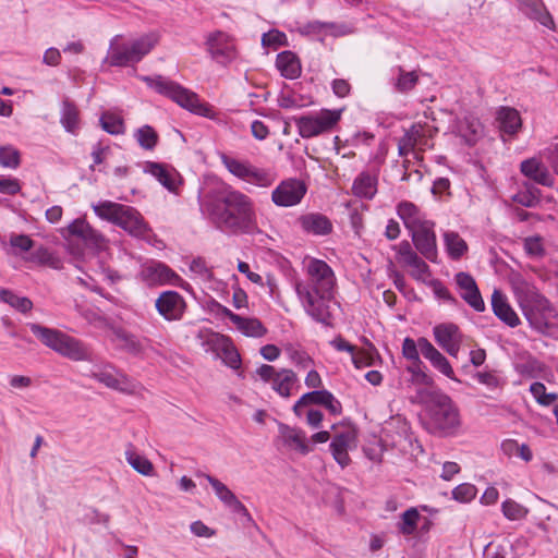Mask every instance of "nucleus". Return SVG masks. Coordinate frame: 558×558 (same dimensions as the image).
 Returning <instances> with one entry per match:
<instances>
[{
    "mask_svg": "<svg viewBox=\"0 0 558 558\" xmlns=\"http://www.w3.org/2000/svg\"><path fill=\"white\" fill-rule=\"evenodd\" d=\"M10 245L20 252H28L34 247V241L26 234H12Z\"/></svg>",
    "mask_w": 558,
    "mask_h": 558,
    "instance_id": "nucleus-62",
    "label": "nucleus"
},
{
    "mask_svg": "<svg viewBox=\"0 0 558 558\" xmlns=\"http://www.w3.org/2000/svg\"><path fill=\"white\" fill-rule=\"evenodd\" d=\"M276 68L280 74L288 80H295L300 77L302 73V65L299 57L290 50H286L277 54Z\"/></svg>",
    "mask_w": 558,
    "mask_h": 558,
    "instance_id": "nucleus-34",
    "label": "nucleus"
},
{
    "mask_svg": "<svg viewBox=\"0 0 558 558\" xmlns=\"http://www.w3.org/2000/svg\"><path fill=\"white\" fill-rule=\"evenodd\" d=\"M457 130L468 145H474L483 134V125L474 117H464L459 121Z\"/></svg>",
    "mask_w": 558,
    "mask_h": 558,
    "instance_id": "nucleus-38",
    "label": "nucleus"
},
{
    "mask_svg": "<svg viewBox=\"0 0 558 558\" xmlns=\"http://www.w3.org/2000/svg\"><path fill=\"white\" fill-rule=\"evenodd\" d=\"M416 251L432 263L437 262V238L435 222L429 220L425 225L409 232Z\"/></svg>",
    "mask_w": 558,
    "mask_h": 558,
    "instance_id": "nucleus-16",
    "label": "nucleus"
},
{
    "mask_svg": "<svg viewBox=\"0 0 558 558\" xmlns=\"http://www.w3.org/2000/svg\"><path fill=\"white\" fill-rule=\"evenodd\" d=\"M83 241L87 246H90L98 251H105L108 247V240L105 238L102 233L94 229L92 226L88 229Z\"/></svg>",
    "mask_w": 558,
    "mask_h": 558,
    "instance_id": "nucleus-59",
    "label": "nucleus"
},
{
    "mask_svg": "<svg viewBox=\"0 0 558 558\" xmlns=\"http://www.w3.org/2000/svg\"><path fill=\"white\" fill-rule=\"evenodd\" d=\"M421 518L418 510L411 507L401 514V520L398 523L399 532L404 536L413 535L417 529V523Z\"/></svg>",
    "mask_w": 558,
    "mask_h": 558,
    "instance_id": "nucleus-49",
    "label": "nucleus"
},
{
    "mask_svg": "<svg viewBox=\"0 0 558 558\" xmlns=\"http://www.w3.org/2000/svg\"><path fill=\"white\" fill-rule=\"evenodd\" d=\"M138 277L149 288L170 284L184 289L189 286L172 268L156 259L143 264Z\"/></svg>",
    "mask_w": 558,
    "mask_h": 558,
    "instance_id": "nucleus-12",
    "label": "nucleus"
},
{
    "mask_svg": "<svg viewBox=\"0 0 558 558\" xmlns=\"http://www.w3.org/2000/svg\"><path fill=\"white\" fill-rule=\"evenodd\" d=\"M496 121L499 130L508 135L517 134L522 126L519 111L511 107H500L496 112Z\"/></svg>",
    "mask_w": 558,
    "mask_h": 558,
    "instance_id": "nucleus-35",
    "label": "nucleus"
},
{
    "mask_svg": "<svg viewBox=\"0 0 558 558\" xmlns=\"http://www.w3.org/2000/svg\"><path fill=\"white\" fill-rule=\"evenodd\" d=\"M415 400L426 404L425 428L440 437L456 436L461 427L460 412L452 399L440 390H418Z\"/></svg>",
    "mask_w": 558,
    "mask_h": 558,
    "instance_id": "nucleus-3",
    "label": "nucleus"
},
{
    "mask_svg": "<svg viewBox=\"0 0 558 558\" xmlns=\"http://www.w3.org/2000/svg\"><path fill=\"white\" fill-rule=\"evenodd\" d=\"M22 189L21 182L15 178L0 179V193L7 195H16Z\"/></svg>",
    "mask_w": 558,
    "mask_h": 558,
    "instance_id": "nucleus-64",
    "label": "nucleus"
},
{
    "mask_svg": "<svg viewBox=\"0 0 558 558\" xmlns=\"http://www.w3.org/2000/svg\"><path fill=\"white\" fill-rule=\"evenodd\" d=\"M31 260L39 265L48 266L52 269H61L63 263L61 258L47 247H38L31 256Z\"/></svg>",
    "mask_w": 558,
    "mask_h": 558,
    "instance_id": "nucleus-50",
    "label": "nucleus"
},
{
    "mask_svg": "<svg viewBox=\"0 0 558 558\" xmlns=\"http://www.w3.org/2000/svg\"><path fill=\"white\" fill-rule=\"evenodd\" d=\"M0 301L23 314L33 308V302L28 298L20 296L9 289H0Z\"/></svg>",
    "mask_w": 558,
    "mask_h": 558,
    "instance_id": "nucleus-45",
    "label": "nucleus"
},
{
    "mask_svg": "<svg viewBox=\"0 0 558 558\" xmlns=\"http://www.w3.org/2000/svg\"><path fill=\"white\" fill-rule=\"evenodd\" d=\"M520 10L530 19L536 20L543 26L555 27V22L543 0H515Z\"/></svg>",
    "mask_w": 558,
    "mask_h": 558,
    "instance_id": "nucleus-31",
    "label": "nucleus"
},
{
    "mask_svg": "<svg viewBox=\"0 0 558 558\" xmlns=\"http://www.w3.org/2000/svg\"><path fill=\"white\" fill-rule=\"evenodd\" d=\"M159 36L155 33L146 34L130 44L112 41L106 58L111 66H128L140 62L157 45Z\"/></svg>",
    "mask_w": 558,
    "mask_h": 558,
    "instance_id": "nucleus-8",
    "label": "nucleus"
},
{
    "mask_svg": "<svg viewBox=\"0 0 558 558\" xmlns=\"http://www.w3.org/2000/svg\"><path fill=\"white\" fill-rule=\"evenodd\" d=\"M145 171L155 177L168 191L178 193L181 175L173 167L149 161L145 166Z\"/></svg>",
    "mask_w": 558,
    "mask_h": 558,
    "instance_id": "nucleus-29",
    "label": "nucleus"
},
{
    "mask_svg": "<svg viewBox=\"0 0 558 558\" xmlns=\"http://www.w3.org/2000/svg\"><path fill=\"white\" fill-rule=\"evenodd\" d=\"M426 284H428L432 289L434 294L440 299L444 300L450 304H457V299L451 294V292L447 289V287L444 286V283L438 279H430Z\"/></svg>",
    "mask_w": 558,
    "mask_h": 558,
    "instance_id": "nucleus-60",
    "label": "nucleus"
},
{
    "mask_svg": "<svg viewBox=\"0 0 558 558\" xmlns=\"http://www.w3.org/2000/svg\"><path fill=\"white\" fill-rule=\"evenodd\" d=\"M113 341L117 342L121 349L130 354L138 355L145 350L143 342L133 333L122 329L116 328L112 331Z\"/></svg>",
    "mask_w": 558,
    "mask_h": 558,
    "instance_id": "nucleus-40",
    "label": "nucleus"
},
{
    "mask_svg": "<svg viewBox=\"0 0 558 558\" xmlns=\"http://www.w3.org/2000/svg\"><path fill=\"white\" fill-rule=\"evenodd\" d=\"M437 130L428 123H414L405 131L398 141V153L401 157L414 153L416 158L420 154L433 147V137Z\"/></svg>",
    "mask_w": 558,
    "mask_h": 558,
    "instance_id": "nucleus-11",
    "label": "nucleus"
},
{
    "mask_svg": "<svg viewBox=\"0 0 558 558\" xmlns=\"http://www.w3.org/2000/svg\"><path fill=\"white\" fill-rule=\"evenodd\" d=\"M444 242L447 253L452 259H460L468 252L466 242L454 231L445 232Z\"/></svg>",
    "mask_w": 558,
    "mask_h": 558,
    "instance_id": "nucleus-42",
    "label": "nucleus"
},
{
    "mask_svg": "<svg viewBox=\"0 0 558 558\" xmlns=\"http://www.w3.org/2000/svg\"><path fill=\"white\" fill-rule=\"evenodd\" d=\"M215 490L216 496L234 512L246 513V507L236 498V496L219 480L208 474L203 475Z\"/></svg>",
    "mask_w": 558,
    "mask_h": 558,
    "instance_id": "nucleus-33",
    "label": "nucleus"
},
{
    "mask_svg": "<svg viewBox=\"0 0 558 558\" xmlns=\"http://www.w3.org/2000/svg\"><path fill=\"white\" fill-rule=\"evenodd\" d=\"M99 122L102 130L111 135H121L125 133L123 117L118 112L105 111L101 114Z\"/></svg>",
    "mask_w": 558,
    "mask_h": 558,
    "instance_id": "nucleus-44",
    "label": "nucleus"
},
{
    "mask_svg": "<svg viewBox=\"0 0 558 558\" xmlns=\"http://www.w3.org/2000/svg\"><path fill=\"white\" fill-rule=\"evenodd\" d=\"M220 160L231 174L246 183L269 187L276 180L270 171L255 167L247 160H240L227 154H220Z\"/></svg>",
    "mask_w": 558,
    "mask_h": 558,
    "instance_id": "nucleus-10",
    "label": "nucleus"
},
{
    "mask_svg": "<svg viewBox=\"0 0 558 558\" xmlns=\"http://www.w3.org/2000/svg\"><path fill=\"white\" fill-rule=\"evenodd\" d=\"M190 270L195 275L202 277L203 279L210 280L213 278V272L208 268L205 259L198 257L194 258L190 264Z\"/></svg>",
    "mask_w": 558,
    "mask_h": 558,
    "instance_id": "nucleus-63",
    "label": "nucleus"
},
{
    "mask_svg": "<svg viewBox=\"0 0 558 558\" xmlns=\"http://www.w3.org/2000/svg\"><path fill=\"white\" fill-rule=\"evenodd\" d=\"M398 260L410 268V276L420 282L427 283L432 278L429 266L412 248L409 241H402L396 246Z\"/></svg>",
    "mask_w": 558,
    "mask_h": 558,
    "instance_id": "nucleus-15",
    "label": "nucleus"
},
{
    "mask_svg": "<svg viewBox=\"0 0 558 558\" xmlns=\"http://www.w3.org/2000/svg\"><path fill=\"white\" fill-rule=\"evenodd\" d=\"M155 308L163 319L177 322L182 319L186 310V302L177 291H163L156 299Z\"/></svg>",
    "mask_w": 558,
    "mask_h": 558,
    "instance_id": "nucleus-18",
    "label": "nucleus"
},
{
    "mask_svg": "<svg viewBox=\"0 0 558 558\" xmlns=\"http://www.w3.org/2000/svg\"><path fill=\"white\" fill-rule=\"evenodd\" d=\"M138 145L146 150H153L159 140L157 132L150 125H143L134 132Z\"/></svg>",
    "mask_w": 558,
    "mask_h": 558,
    "instance_id": "nucleus-51",
    "label": "nucleus"
},
{
    "mask_svg": "<svg viewBox=\"0 0 558 558\" xmlns=\"http://www.w3.org/2000/svg\"><path fill=\"white\" fill-rule=\"evenodd\" d=\"M511 284L522 313L530 325L538 331H545L556 317V311L550 302L539 293L534 284L521 276H514L511 279Z\"/></svg>",
    "mask_w": 558,
    "mask_h": 558,
    "instance_id": "nucleus-4",
    "label": "nucleus"
},
{
    "mask_svg": "<svg viewBox=\"0 0 558 558\" xmlns=\"http://www.w3.org/2000/svg\"><path fill=\"white\" fill-rule=\"evenodd\" d=\"M307 192L306 184L296 178L282 180L271 192V201L278 207L299 205Z\"/></svg>",
    "mask_w": 558,
    "mask_h": 558,
    "instance_id": "nucleus-14",
    "label": "nucleus"
},
{
    "mask_svg": "<svg viewBox=\"0 0 558 558\" xmlns=\"http://www.w3.org/2000/svg\"><path fill=\"white\" fill-rule=\"evenodd\" d=\"M21 163L20 151L12 146H0V165L4 168L16 169Z\"/></svg>",
    "mask_w": 558,
    "mask_h": 558,
    "instance_id": "nucleus-55",
    "label": "nucleus"
},
{
    "mask_svg": "<svg viewBox=\"0 0 558 558\" xmlns=\"http://www.w3.org/2000/svg\"><path fill=\"white\" fill-rule=\"evenodd\" d=\"M303 265L306 278L294 282L298 299L308 316L331 326L330 303L336 288L335 272L325 260L315 257H305Z\"/></svg>",
    "mask_w": 558,
    "mask_h": 558,
    "instance_id": "nucleus-1",
    "label": "nucleus"
},
{
    "mask_svg": "<svg viewBox=\"0 0 558 558\" xmlns=\"http://www.w3.org/2000/svg\"><path fill=\"white\" fill-rule=\"evenodd\" d=\"M278 430V439L283 446L294 449L304 456L312 451L307 444L306 434L301 428L279 423Z\"/></svg>",
    "mask_w": 558,
    "mask_h": 558,
    "instance_id": "nucleus-27",
    "label": "nucleus"
},
{
    "mask_svg": "<svg viewBox=\"0 0 558 558\" xmlns=\"http://www.w3.org/2000/svg\"><path fill=\"white\" fill-rule=\"evenodd\" d=\"M342 110L322 109L316 113L295 118L299 134L303 138H312L335 129L341 120Z\"/></svg>",
    "mask_w": 558,
    "mask_h": 558,
    "instance_id": "nucleus-9",
    "label": "nucleus"
},
{
    "mask_svg": "<svg viewBox=\"0 0 558 558\" xmlns=\"http://www.w3.org/2000/svg\"><path fill=\"white\" fill-rule=\"evenodd\" d=\"M208 211L214 222L222 230L248 232L255 227L256 215L252 199L231 187L218 195Z\"/></svg>",
    "mask_w": 558,
    "mask_h": 558,
    "instance_id": "nucleus-2",
    "label": "nucleus"
},
{
    "mask_svg": "<svg viewBox=\"0 0 558 558\" xmlns=\"http://www.w3.org/2000/svg\"><path fill=\"white\" fill-rule=\"evenodd\" d=\"M262 44L266 47L287 46L288 39L284 33L274 29L263 35Z\"/></svg>",
    "mask_w": 558,
    "mask_h": 558,
    "instance_id": "nucleus-61",
    "label": "nucleus"
},
{
    "mask_svg": "<svg viewBox=\"0 0 558 558\" xmlns=\"http://www.w3.org/2000/svg\"><path fill=\"white\" fill-rule=\"evenodd\" d=\"M500 449L508 458H520L524 462H530L533 459V452L526 444L520 445L515 439H505Z\"/></svg>",
    "mask_w": 558,
    "mask_h": 558,
    "instance_id": "nucleus-43",
    "label": "nucleus"
},
{
    "mask_svg": "<svg viewBox=\"0 0 558 558\" xmlns=\"http://www.w3.org/2000/svg\"><path fill=\"white\" fill-rule=\"evenodd\" d=\"M93 377L104 384L106 387L124 392L134 393L137 389L136 383L131 380L125 374L113 367H105L93 374Z\"/></svg>",
    "mask_w": 558,
    "mask_h": 558,
    "instance_id": "nucleus-24",
    "label": "nucleus"
},
{
    "mask_svg": "<svg viewBox=\"0 0 558 558\" xmlns=\"http://www.w3.org/2000/svg\"><path fill=\"white\" fill-rule=\"evenodd\" d=\"M208 51L217 61L229 63L236 58V47L234 39L223 33L215 32L207 39Z\"/></svg>",
    "mask_w": 558,
    "mask_h": 558,
    "instance_id": "nucleus-20",
    "label": "nucleus"
},
{
    "mask_svg": "<svg viewBox=\"0 0 558 558\" xmlns=\"http://www.w3.org/2000/svg\"><path fill=\"white\" fill-rule=\"evenodd\" d=\"M199 337L204 338L207 343L213 345H219L223 351V361L225 363L234 369L240 368L241 366V357L238 351L232 345L230 339L228 337L220 336L219 333L213 332L210 330H202L199 331Z\"/></svg>",
    "mask_w": 558,
    "mask_h": 558,
    "instance_id": "nucleus-28",
    "label": "nucleus"
},
{
    "mask_svg": "<svg viewBox=\"0 0 558 558\" xmlns=\"http://www.w3.org/2000/svg\"><path fill=\"white\" fill-rule=\"evenodd\" d=\"M396 210L409 232L429 221L418 206L410 201L400 202Z\"/></svg>",
    "mask_w": 558,
    "mask_h": 558,
    "instance_id": "nucleus-30",
    "label": "nucleus"
},
{
    "mask_svg": "<svg viewBox=\"0 0 558 558\" xmlns=\"http://www.w3.org/2000/svg\"><path fill=\"white\" fill-rule=\"evenodd\" d=\"M128 463L140 474L144 476L154 475L153 463L144 456L140 454L133 445L129 444L124 452Z\"/></svg>",
    "mask_w": 558,
    "mask_h": 558,
    "instance_id": "nucleus-41",
    "label": "nucleus"
},
{
    "mask_svg": "<svg viewBox=\"0 0 558 558\" xmlns=\"http://www.w3.org/2000/svg\"><path fill=\"white\" fill-rule=\"evenodd\" d=\"M60 123L65 129V131L71 134H76L80 129V110L77 106L69 98H64L62 100L60 111Z\"/></svg>",
    "mask_w": 558,
    "mask_h": 558,
    "instance_id": "nucleus-36",
    "label": "nucleus"
},
{
    "mask_svg": "<svg viewBox=\"0 0 558 558\" xmlns=\"http://www.w3.org/2000/svg\"><path fill=\"white\" fill-rule=\"evenodd\" d=\"M352 193L357 197L372 199L377 193V177L369 172L360 173L353 182Z\"/></svg>",
    "mask_w": 558,
    "mask_h": 558,
    "instance_id": "nucleus-37",
    "label": "nucleus"
},
{
    "mask_svg": "<svg viewBox=\"0 0 558 558\" xmlns=\"http://www.w3.org/2000/svg\"><path fill=\"white\" fill-rule=\"evenodd\" d=\"M257 375L282 398H290L293 389L299 387L296 374L289 368L276 369L274 366L263 364L256 371Z\"/></svg>",
    "mask_w": 558,
    "mask_h": 558,
    "instance_id": "nucleus-13",
    "label": "nucleus"
},
{
    "mask_svg": "<svg viewBox=\"0 0 558 558\" xmlns=\"http://www.w3.org/2000/svg\"><path fill=\"white\" fill-rule=\"evenodd\" d=\"M393 86L399 93H409L416 86L420 78L417 71H405L402 66H397Z\"/></svg>",
    "mask_w": 558,
    "mask_h": 558,
    "instance_id": "nucleus-46",
    "label": "nucleus"
},
{
    "mask_svg": "<svg viewBox=\"0 0 558 558\" xmlns=\"http://www.w3.org/2000/svg\"><path fill=\"white\" fill-rule=\"evenodd\" d=\"M351 357L352 363L356 368H364L374 365L376 359L379 357V354L376 348L369 343L367 349H357L355 347Z\"/></svg>",
    "mask_w": 558,
    "mask_h": 558,
    "instance_id": "nucleus-48",
    "label": "nucleus"
},
{
    "mask_svg": "<svg viewBox=\"0 0 558 558\" xmlns=\"http://www.w3.org/2000/svg\"><path fill=\"white\" fill-rule=\"evenodd\" d=\"M355 440L356 432L351 427H347L333 436L330 442V451L333 459L341 468H345L350 464L351 459L348 451L354 446Z\"/></svg>",
    "mask_w": 558,
    "mask_h": 558,
    "instance_id": "nucleus-23",
    "label": "nucleus"
},
{
    "mask_svg": "<svg viewBox=\"0 0 558 558\" xmlns=\"http://www.w3.org/2000/svg\"><path fill=\"white\" fill-rule=\"evenodd\" d=\"M296 223L304 233L315 236L328 235L333 229L331 220L320 213L303 214L298 218Z\"/></svg>",
    "mask_w": 558,
    "mask_h": 558,
    "instance_id": "nucleus-25",
    "label": "nucleus"
},
{
    "mask_svg": "<svg viewBox=\"0 0 558 558\" xmlns=\"http://www.w3.org/2000/svg\"><path fill=\"white\" fill-rule=\"evenodd\" d=\"M530 392L535 401L543 407H549L558 400V395L556 392H547L546 386L539 381H535L530 386Z\"/></svg>",
    "mask_w": 558,
    "mask_h": 558,
    "instance_id": "nucleus-53",
    "label": "nucleus"
},
{
    "mask_svg": "<svg viewBox=\"0 0 558 558\" xmlns=\"http://www.w3.org/2000/svg\"><path fill=\"white\" fill-rule=\"evenodd\" d=\"M501 511L504 515L511 521L523 520L529 514V509L513 499H506L501 504Z\"/></svg>",
    "mask_w": 558,
    "mask_h": 558,
    "instance_id": "nucleus-54",
    "label": "nucleus"
},
{
    "mask_svg": "<svg viewBox=\"0 0 558 558\" xmlns=\"http://www.w3.org/2000/svg\"><path fill=\"white\" fill-rule=\"evenodd\" d=\"M433 333L437 344L452 357H457L462 344L463 335L458 325L444 323L436 325Z\"/></svg>",
    "mask_w": 558,
    "mask_h": 558,
    "instance_id": "nucleus-19",
    "label": "nucleus"
},
{
    "mask_svg": "<svg viewBox=\"0 0 558 558\" xmlns=\"http://www.w3.org/2000/svg\"><path fill=\"white\" fill-rule=\"evenodd\" d=\"M521 173L530 181L546 187L555 184V177L541 157L534 156L520 163Z\"/></svg>",
    "mask_w": 558,
    "mask_h": 558,
    "instance_id": "nucleus-21",
    "label": "nucleus"
},
{
    "mask_svg": "<svg viewBox=\"0 0 558 558\" xmlns=\"http://www.w3.org/2000/svg\"><path fill=\"white\" fill-rule=\"evenodd\" d=\"M525 253L533 258L543 257L545 254L543 238L539 235L527 236L523 240Z\"/></svg>",
    "mask_w": 558,
    "mask_h": 558,
    "instance_id": "nucleus-56",
    "label": "nucleus"
},
{
    "mask_svg": "<svg viewBox=\"0 0 558 558\" xmlns=\"http://www.w3.org/2000/svg\"><path fill=\"white\" fill-rule=\"evenodd\" d=\"M420 338L417 341L407 337L402 342V355L411 363H420Z\"/></svg>",
    "mask_w": 558,
    "mask_h": 558,
    "instance_id": "nucleus-58",
    "label": "nucleus"
},
{
    "mask_svg": "<svg viewBox=\"0 0 558 558\" xmlns=\"http://www.w3.org/2000/svg\"><path fill=\"white\" fill-rule=\"evenodd\" d=\"M92 207L98 218L113 223L132 236L144 238L150 231L143 215L133 206L102 201Z\"/></svg>",
    "mask_w": 558,
    "mask_h": 558,
    "instance_id": "nucleus-5",
    "label": "nucleus"
},
{
    "mask_svg": "<svg viewBox=\"0 0 558 558\" xmlns=\"http://www.w3.org/2000/svg\"><path fill=\"white\" fill-rule=\"evenodd\" d=\"M420 351L421 354L430 362L434 368L446 377L452 380H458L448 359L438 349H436L428 339L424 337L420 338Z\"/></svg>",
    "mask_w": 558,
    "mask_h": 558,
    "instance_id": "nucleus-26",
    "label": "nucleus"
},
{
    "mask_svg": "<svg viewBox=\"0 0 558 558\" xmlns=\"http://www.w3.org/2000/svg\"><path fill=\"white\" fill-rule=\"evenodd\" d=\"M312 404L325 407L330 414L340 415L342 412L341 402L328 390H314L304 393L293 405V412L298 417L303 414V409Z\"/></svg>",
    "mask_w": 558,
    "mask_h": 558,
    "instance_id": "nucleus-17",
    "label": "nucleus"
},
{
    "mask_svg": "<svg viewBox=\"0 0 558 558\" xmlns=\"http://www.w3.org/2000/svg\"><path fill=\"white\" fill-rule=\"evenodd\" d=\"M32 333L47 348L74 362L89 361V348L80 339L59 329L29 324Z\"/></svg>",
    "mask_w": 558,
    "mask_h": 558,
    "instance_id": "nucleus-6",
    "label": "nucleus"
},
{
    "mask_svg": "<svg viewBox=\"0 0 558 558\" xmlns=\"http://www.w3.org/2000/svg\"><path fill=\"white\" fill-rule=\"evenodd\" d=\"M150 88L157 93L170 98L180 107L189 110L194 114L202 117H211L213 108L201 100L198 95L193 90L185 88L177 82L170 81L163 76H144L142 78Z\"/></svg>",
    "mask_w": 558,
    "mask_h": 558,
    "instance_id": "nucleus-7",
    "label": "nucleus"
},
{
    "mask_svg": "<svg viewBox=\"0 0 558 558\" xmlns=\"http://www.w3.org/2000/svg\"><path fill=\"white\" fill-rule=\"evenodd\" d=\"M235 326L246 337L260 338L267 332L266 327L258 318L241 316Z\"/></svg>",
    "mask_w": 558,
    "mask_h": 558,
    "instance_id": "nucleus-47",
    "label": "nucleus"
},
{
    "mask_svg": "<svg viewBox=\"0 0 558 558\" xmlns=\"http://www.w3.org/2000/svg\"><path fill=\"white\" fill-rule=\"evenodd\" d=\"M460 296L476 312L485 310V302L481 295L475 279L468 272L460 271L454 276Z\"/></svg>",
    "mask_w": 558,
    "mask_h": 558,
    "instance_id": "nucleus-22",
    "label": "nucleus"
},
{
    "mask_svg": "<svg viewBox=\"0 0 558 558\" xmlns=\"http://www.w3.org/2000/svg\"><path fill=\"white\" fill-rule=\"evenodd\" d=\"M423 362L411 363L407 366V372L411 375L409 383L418 390H437L434 388V379L425 372Z\"/></svg>",
    "mask_w": 558,
    "mask_h": 558,
    "instance_id": "nucleus-39",
    "label": "nucleus"
},
{
    "mask_svg": "<svg viewBox=\"0 0 558 558\" xmlns=\"http://www.w3.org/2000/svg\"><path fill=\"white\" fill-rule=\"evenodd\" d=\"M477 494V488L471 483H462L453 488L452 498L459 502H470Z\"/></svg>",
    "mask_w": 558,
    "mask_h": 558,
    "instance_id": "nucleus-57",
    "label": "nucleus"
},
{
    "mask_svg": "<svg viewBox=\"0 0 558 558\" xmlns=\"http://www.w3.org/2000/svg\"><path fill=\"white\" fill-rule=\"evenodd\" d=\"M492 307L494 314L510 327H517L520 318L510 306L507 296L499 290H494L492 294Z\"/></svg>",
    "mask_w": 558,
    "mask_h": 558,
    "instance_id": "nucleus-32",
    "label": "nucleus"
},
{
    "mask_svg": "<svg viewBox=\"0 0 558 558\" xmlns=\"http://www.w3.org/2000/svg\"><path fill=\"white\" fill-rule=\"evenodd\" d=\"M541 192L538 189L529 184L524 189L519 190L513 196L512 201L524 207H534L539 202Z\"/></svg>",
    "mask_w": 558,
    "mask_h": 558,
    "instance_id": "nucleus-52",
    "label": "nucleus"
}]
</instances>
